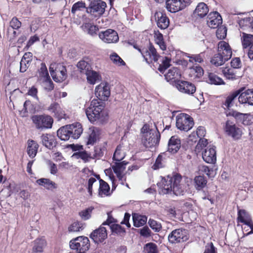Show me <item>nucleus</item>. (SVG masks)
<instances>
[{
    "label": "nucleus",
    "mask_w": 253,
    "mask_h": 253,
    "mask_svg": "<svg viewBox=\"0 0 253 253\" xmlns=\"http://www.w3.org/2000/svg\"><path fill=\"white\" fill-rule=\"evenodd\" d=\"M95 96L98 99H93L90 106L86 108L85 113L88 120L91 123L96 122L103 124L108 120V114L104 110V105L102 100L105 101L110 95L109 84L102 83L95 87Z\"/></svg>",
    "instance_id": "f257e3e1"
},
{
    "label": "nucleus",
    "mask_w": 253,
    "mask_h": 253,
    "mask_svg": "<svg viewBox=\"0 0 253 253\" xmlns=\"http://www.w3.org/2000/svg\"><path fill=\"white\" fill-rule=\"evenodd\" d=\"M181 181L182 177L178 174L163 178L161 181L158 184L159 192L163 194H167L172 192L177 196L184 195L186 190V186Z\"/></svg>",
    "instance_id": "f03ea898"
},
{
    "label": "nucleus",
    "mask_w": 253,
    "mask_h": 253,
    "mask_svg": "<svg viewBox=\"0 0 253 253\" xmlns=\"http://www.w3.org/2000/svg\"><path fill=\"white\" fill-rule=\"evenodd\" d=\"M142 143L147 148H151L158 145L160 139V133L156 127L150 128L149 126L144 125L141 128Z\"/></svg>",
    "instance_id": "7ed1b4c3"
},
{
    "label": "nucleus",
    "mask_w": 253,
    "mask_h": 253,
    "mask_svg": "<svg viewBox=\"0 0 253 253\" xmlns=\"http://www.w3.org/2000/svg\"><path fill=\"white\" fill-rule=\"evenodd\" d=\"M31 119L35 127L41 131L51 128L53 122L50 116L45 115H33Z\"/></svg>",
    "instance_id": "20e7f679"
},
{
    "label": "nucleus",
    "mask_w": 253,
    "mask_h": 253,
    "mask_svg": "<svg viewBox=\"0 0 253 253\" xmlns=\"http://www.w3.org/2000/svg\"><path fill=\"white\" fill-rule=\"evenodd\" d=\"M51 76L56 82H62L67 77L66 67L62 64H51L49 67Z\"/></svg>",
    "instance_id": "39448f33"
},
{
    "label": "nucleus",
    "mask_w": 253,
    "mask_h": 253,
    "mask_svg": "<svg viewBox=\"0 0 253 253\" xmlns=\"http://www.w3.org/2000/svg\"><path fill=\"white\" fill-rule=\"evenodd\" d=\"M106 6L105 1L101 0H93L86 8V12L94 17H100L104 13Z\"/></svg>",
    "instance_id": "423d86ee"
},
{
    "label": "nucleus",
    "mask_w": 253,
    "mask_h": 253,
    "mask_svg": "<svg viewBox=\"0 0 253 253\" xmlns=\"http://www.w3.org/2000/svg\"><path fill=\"white\" fill-rule=\"evenodd\" d=\"M70 247L78 253H85L90 247L89 239L84 236L78 237L70 241Z\"/></svg>",
    "instance_id": "0eeeda50"
},
{
    "label": "nucleus",
    "mask_w": 253,
    "mask_h": 253,
    "mask_svg": "<svg viewBox=\"0 0 253 253\" xmlns=\"http://www.w3.org/2000/svg\"><path fill=\"white\" fill-rule=\"evenodd\" d=\"M176 126L178 129L187 131L194 126V121L189 115L180 114L176 117Z\"/></svg>",
    "instance_id": "6e6552de"
},
{
    "label": "nucleus",
    "mask_w": 253,
    "mask_h": 253,
    "mask_svg": "<svg viewBox=\"0 0 253 253\" xmlns=\"http://www.w3.org/2000/svg\"><path fill=\"white\" fill-rule=\"evenodd\" d=\"M187 230L182 228H179L173 230L168 236L169 242L172 244L181 243L186 241L188 239Z\"/></svg>",
    "instance_id": "1a4fd4ad"
},
{
    "label": "nucleus",
    "mask_w": 253,
    "mask_h": 253,
    "mask_svg": "<svg viewBox=\"0 0 253 253\" xmlns=\"http://www.w3.org/2000/svg\"><path fill=\"white\" fill-rule=\"evenodd\" d=\"M134 47L137 49L135 46ZM138 50L141 52L145 60L148 63H152V61L157 62L160 57L156 49L151 44H150L148 49L141 50L140 48H138Z\"/></svg>",
    "instance_id": "9d476101"
},
{
    "label": "nucleus",
    "mask_w": 253,
    "mask_h": 253,
    "mask_svg": "<svg viewBox=\"0 0 253 253\" xmlns=\"http://www.w3.org/2000/svg\"><path fill=\"white\" fill-rule=\"evenodd\" d=\"M190 3V0H168L166 8L170 12L174 13L181 10Z\"/></svg>",
    "instance_id": "9b49d317"
},
{
    "label": "nucleus",
    "mask_w": 253,
    "mask_h": 253,
    "mask_svg": "<svg viewBox=\"0 0 253 253\" xmlns=\"http://www.w3.org/2000/svg\"><path fill=\"white\" fill-rule=\"evenodd\" d=\"M98 36L103 42L107 43H116L119 39L117 32L110 29L99 32Z\"/></svg>",
    "instance_id": "f8f14e48"
},
{
    "label": "nucleus",
    "mask_w": 253,
    "mask_h": 253,
    "mask_svg": "<svg viewBox=\"0 0 253 253\" xmlns=\"http://www.w3.org/2000/svg\"><path fill=\"white\" fill-rule=\"evenodd\" d=\"M225 131L228 135L234 139H240L243 133L241 128L237 126L233 122L229 120L226 122Z\"/></svg>",
    "instance_id": "ddd939ff"
},
{
    "label": "nucleus",
    "mask_w": 253,
    "mask_h": 253,
    "mask_svg": "<svg viewBox=\"0 0 253 253\" xmlns=\"http://www.w3.org/2000/svg\"><path fill=\"white\" fill-rule=\"evenodd\" d=\"M127 163L125 161L115 162L114 164L112 165V169L114 172L116 174L119 180L121 182L122 184H124L126 181L125 174H124V171L126 169V166Z\"/></svg>",
    "instance_id": "4468645a"
},
{
    "label": "nucleus",
    "mask_w": 253,
    "mask_h": 253,
    "mask_svg": "<svg viewBox=\"0 0 253 253\" xmlns=\"http://www.w3.org/2000/svg\"><path fill=\"white\" fill-rule=\"evenodd\" d=\"M177 89L184 93L192 94L196 91L195 85L188 82L183 81H178L175 83Z\"/></svg>",
    "instance_id": "2eb2a0df"
},
{
    "label": "nucleus",
    "mask_w": 253,
    "mask_h": 253,
    "mask_svg": "<svg viewBox=\"0 0 253 253\" xmlns=\"http://www.w3.org/2000/svg\"><path fill=\"white\" fill-rule=\"evenodd\" d=\"M107 237L106 229L101 226L98 229L94 230L90 234V238L95 243L102 242Z\"/></svg>",
    "instance_id": "dca6fc26"
},
{
    "label": "nucleus",
    "mask_w": 253,
    "mask_h": 253,
    "mask_svg": "<svg viewBox=\"0 0 253 253\" xmlns=\"http://www.w3.org/2000/svg\"><path fill=\"white\" fill-rule=\"evenodd\" d=\"M222 22L220 15L216 11L211 12L207 17V24L211 28H218Z\"/></svg>",
    "instance_id": "f3484780"
},
{
    "label": "nucleus",
    "mask_w": 253,
    "mask_h": 253,
    "mask_svg": "<svg viewBox=\"0 0 253 253\" xmlns=\"http://www.w3.org/2000/svg\"><path fill=\"white\" fill-rule=\"evenodd\" d=\"M218 52L227 61L232 56V52L229 44L225 41H220L218 44Z\"/></svg>",
    "instance_id": "a211bd4d"
},
{
    "label": "nucleus",
    "mask_w": 253,
    "mask_h": 253,
    "mask_svg": "<svg viewBox=\"0 0 253 253\" xmlns=\"http://www.w3.org/2000/svg\"><path fill=\"white\" fill-rule=\"evenodd\" d=\"M154 17L158 27L162 29L168 28L169 21L165 13L161 11H157L155 13Z\"/></svg>",
    "instance_id": "6ab92c4d"
},
{
    "label": "nucleus",
    "mask_w": 253,
    "mask_h": 253,
    "mask_svg": "<svg viewBox=\"0 0 253 253\" xmlns=\"http://www.w3.org/2000/svg\"><path fill=\"white\" fill-rule=\"evenodd\" d=\"M204 161L209 164H214L216 161V153L215 148L208 147L202 153Z\"/></svg>",
    "instance_id": "aec40b11"
},
{
    "label": "nucleus",
    "mask_w": 253,
    "mask_h": 253,
    "mask_svg": "<svg viewBox=\"0 0 253 253\" xmlns=\"http://www.w3.org/2000/svg\"><path fill=\"white\" fill-rule=\"evenodd\" d=\"M239 94L238 99L240 103L248 104L249 105L253 106V89L246 90L240 92Z\"/></svg>",
    "instance_id": "412c9836"
},
{
    "label": "nucleus",
    "mask_w": 253,
    "mask_h": 253,
    "mask_svg": "<svg viewBox=\"0 0 253 253\" xmlns=\"http://www.w3.org/2000/svg\"><path fill=\"white\" fill-rule=\"evenodd\" d=\"M68 126L71 133V138L74 139H78L83 133V129L82 126L79 123L68 125Z\"/></svg>",
    "instance_id": "4be33fe9"
},
{
    "label": "nucleus",
    "mask_w": 253,
    "mask_h": 253,
    "mask_svg": "<svg viewBox=\"0 0 253 253\" xmlns=\"http://www.w3.org/2000/svg\"><path fill=\"white\" fill-rule=\"evenodd\" d=\"M181 146L180 139L177 136H172L170 138L168 144V151L173 154L176 153Z\"/></svg>",
    "instance_id": "5701e85b"
},
{
    "label": "nucleus",
    "mask_w": 253,
    "mask_h": 253,
    "mask_svg": "<svg viewBox=\"0 0 253 253\" xmlns=\"http://www.w3.org/2000/svg\"><path fill=\"white\" fill-rule=\"evenodd\" d=\"M88 139L87 144H94L99 139L100 134V129L97 127L92 126L88 130Z\"/></svg>",
    "instance_id": "b1692460"
},
{
    "label": "nucleus",
    "mask_w": 253,
    "mask_h": 253,
    "mask_svg": "<svg viewBox=\"0 0 253 253\" xmlns=\"http://www.w3.org/2000/svg\"><path fill=\"white\" fill-rule=\"evenodd\" d=\"M41 138L42 144L48 149H51L56 146V141L53 135L45 133L42 134Z\"/></svg>",
    "instance_id": "393cba45"
},
{
    "label": "nucleus",
    "mask_w": 253,
    "mask_h": 253,
    "mask_svg": "<svg viewBox=\"0 0 253 253\" xmlns=\"http://www.w3.org/2000/svg\"><path fill=\"white\" fill-rule=\"evenodd\" d=\"M36 183L48 190L52 191L57 187V184L48 178H40L36 180Z\"/></svg>",
    "instance_id": "a878e982"
},
{
    "label": "nucleus",
    "mask_w": 253,
    "mask_h": 253,
    "mask_svg": "<svg viewBox=\"0 0 253 253\" xmlns=\"http://www.w3.org/2000/svg\"><path fill=\"white\" fill-rule=\"evenodd\" d=\"M46 246V242L44 239H37L34 241L31 253H42Z\"/></svg>",
    "instance_id": "bb28decb"
},
{
    "label": "nucleus",
    "mask_w": 253,
    "mask_h": 253,
    "mask_svg": "<svg viewBox=\"0 0 253 253\" xmlns=\"http://www.w3.org/2000/svg\"><path fill=\"white\" fill-rule=\"evenodd\" d=\"M77 66L82 74H85L92 69L91 62L86 59H83L80 61L77 65Z\"/></svg>",
    "instance_id": "cd10ccee"
},
{
    "label": "nucleus",
    "mask_w": 253,
    "mask_h": 253,
    "mask_svg": "<svg viewBox=\"0 0 253 253\" xmlns=\"http://www.w3.org/2000/svg\"><path fill=\"white\" fill-rule=\"evenodd\" d=\"M165 76L168 81L173 80L176 81L180 79L181 74L179 69L176 67H173L169 70L168 73L165 75Z\"/></svg>",
    "instance_id": "c85d7f7f"
},
{
    "label": "nucleus",
    "mask_w": 253,
    "mask_h": 253,
    "mask_svg": "<svg viewBox=\"0 0 253 253\" xmlns=\"http://www.w3.org/2000/svg\"><path fill=\"white\" fill-rule=\"evenodd\" d=\"M154 38L155 43L159 45L162 50H166L167 45L164 41L163 36L159 31H154Z\"/></svg>",
    "instance_id": "c756f323"
},
{
    "label": "nucleus",
    "mask_w": 253,
    "mask_h": 253,
    "mask_svg": "<svg viewBox=\"0 0 253 253\" xmlns=\"http://www.w3.org/2000/svg\"><path fill=\"white\" fill-rule=\"evenodd\" d=\"M27 143L28 154L31 158H34L37 155L39 145L36 141L33 140H29Z\"/></svg>",
    "instance_id": "7c9ffc66"
},
{
    "label": "nucleus",
    "mask_w": 253,
    "mask_h": 253,
    "mask_svg": "<svg viewBox=\"0 0 253 253\" xmlns=\"http://www.w3.org/2000/svg\"><path fill=\"white\" fill-rule=\"evenodd\" d=\"M57 135L61 140L67 141L71 138L68 125L60 127L57 131Z\"/></svg>",
    "instance_id": "2f4dec72"
},
{
    "label": "nucleus",
    "mask_w": 253,
    "mask_h": 253,
    "mask_svg": "<svg viewBox=\"0 0 253 253\" xmlns=\"http://www.w3.org/2000/svg\"><path fill=\"white\" fill-rule=\"evenodd\" d=\"M126 149L122 145H118L114 153L113 159L117 162H121L126 156Z\"/></svg>",
    "instance_id": "473e14b6"
},
{
    "label": "nucleus",
    "mask_w": 253,
    "mask_h": 253,
    "mask_svg": "<svg viewBox=\"0 0 253 253\" xmlns=\"http://www.w3.org/2000/svg\"><path fill=\"white\" fill-rule=\"evenodd\" d=\"M241 90H236L229 94L223 103V106L225 109L229 110L233 105V101L240 93Z\"/></svg>",
    "instance_id": "72a5a7b5"
},
{
    "label": "nucleus",
    "mask_w": 253,
    "mask_h": 253,
    "mask_svg": "<svg viewBox=\"0 0 253 253\" xmlns=\"http://www.w3.org/2000/svg\"><path fill=\"white\" fill-rule=\"evenodd\" d=\"M209 8L204 2H200L197 5L194 13L200 17L205 16L209 12Z\"/></svg>",
    "instance_id": "f704fd0d"
},
{
    "label": "nucleus",
    "mask_w": 253,
    "mask_h": 253,
    "mask_svg": "<svg viewBox=\"0 0 253 253\" xmlns=\"http://www.w3.org/2000/svg\"><path fill=\"white\" fill-rule=\"evenodd\" d=\"M48 110L53 113L59 118H62L65 116V112L57 103H52L48 107Z\"/></svg>",
    "instance_id": "c9c22d12"
},
{
    "label": "nucleus",
    "mask_w": 253,
    "mask_h": 253,
    "mask_svg": "<svg viewBox=\"0 0 253 253\" xmlns=\"http://www.w3.org/2000/svg\"><path fill=\"white\" fill-rule=\"evenodd\" d=\"M194 183L195 188L200 190L206 186L207 180L204 176L199 175L195 177Z\"/></svg>",
    "instance_id": "e433bc0d"
},
{
    "label": "nucleus",
    "mask_w": 253,
    "mask_h": 253,
    "mask_svg": "<svg viewBox=\"0 0 253 253\" xmlns=\"http://www.w3.org/2000/svg\"><path fill=\"white\" fill-rule=\"evenodd\" d=\"M133 225L136 227L143 226L147 222V217L145 215L134 213L132 215Z\"/></svg>",
    "instance_id": "4c0bfd02"
},
{
    "label": "nucleus",
    "mask_w": 253,
    "mask_h": 253,
    "mask_svg": "<svg viewBox=\"0 0 253 253\" xmlns=\"http://www.w3.org/2000/svg\"><path fill=\"white\" fill-rule=\"evenodd\" d=\"M110 187L109 185L104 180H99V195L101 197L108 196L110 194Z\"/></svg>",
    "instance_id": "58836bf2"
},
{
    "label": "nucleus",
    "mask_w": 253,
    "mask_h": 253,
    "mask_svg": "<svg viewBox=\"0 0 253 253\" xmlns=\"http://www.w3.org/2000/svg\"><path fill=\"white\" fill-rule=\"evenodd\" d=\"M82 27L84 31H86L87 34L92 36L96 35V32L99 30V28L97 26L94 25L90 23L84 24Z\"/></svg>",
    "instance_id": "ea45409f"
},
{
    "label": "nucleus",
    "mask_w": 253,
    "mask_h": 253,
    "mask_svg": "<svg viewBox=\"0 0 253 253\" xmlns=\"http://www.w3.org/2000/svg\"><path fill=\"white\" fill-rule=\"evenodd\" d=\"M204 74V70L199 66H193L189 69V75L194 79L199 78Z\"/></svg>",
    "instance_id": "a19ab883"
},
{
    "label": "nucleus",
    "mask_w": 253,
    "mask_h": 253,
    "mask_svg": "<svg viewBox=\"0 0 253 253\" xmlns=\"http://www.w3.org/2000/svg\"><path fill=\"white\" fill-rule=\"evenodd\" d=\"M85 75L86 76L87 82L92 84H95L100 80V76L98 73L92 69Z\"/></svg>",
    "instance_id": "79ce46f5"
},
{
    "label": "nucleus",
    "mask_w": 253,
    "mask_h": 253,
    "mask_svg": "<svg viewBox=\"0 0 253 253\" xmlns=\"http://www.w3.org/2000/svg\"><path fill=\"white\" fill-rule=\"evenodd\" d=\"M242 45L243 48H246L249 46H252L253 45V35L248 34L245 33H243L241 38Z\"/></svg>",
    "instance_id": "37998d69"
},
{
    "label": "nucleus",
    "mask_w": 253,
    "mask_h": 253,
    "mask_svg": "<svg viewBox=\"0 0 253 253\" xmlns=\"http://www.w3.org/2000/svg\"><path fill=\"white\" fill-rule=\"evenodd\" d=\"M238 220L245 224L248 225L251 224L252 220L244 210H240L238 212Z\"/></svg>",
    "instance_id": "c03bdc74"
},
{
    "label": "nucleus",
    "mask_w": 253,
    "mask_h": 253,
    "mask_svg": "<svg viewBox=\"0 0 253 253\" xmlns=\"http://www.w3.org/2000/svg\"><path fill=\"white\" fill-rule=\"evenodd\" d=\"M227 60L218 52L214 55L211 60V62L216 67L223 65Z\"/></svg>",
    "instance_id": "a18cd8bd"
},
{
    "label": "nucleus",
    "mask_w": 253,
    "mask_h": 253,
    "mask_svg": "<svg viewBox=\"0 0 253 253\" xmlns=\"http://www.w3.org/2000/svg\"><path fill=\"white\" fill-rule=\"evenodd\" d=\"M222 72L225 77L228 80H234L240 77L236 75L233 69L228 67L223 69Z\"/></svg>",
    "instance_id": "49530a36"
},
{
    "label": "nucleus",
    "mask_w": 253,
    "mask_h": 253,
    "mask_svg": "<svg viewBox=\"0 0 253 253\" xmlns=\"http://www.w3.org/2000/svg\"><path fill=\"white\" fill-rule=\"evenodd\" d=\"M38 73L39 81L50 77L46 65L44 63H41L40 68L38 70Z\"/></svg>",
    "instance_id": "de8ad7c7"
},
{
    "label": "nucleus",
    "mask_w": 253,
    "mask_h": 253,
    "mask_svg": "<svg viewBox=\"0 0 253 253\" xmlns=\"http://www.w3.org/2000/svg\"><path fill=\"white\" fill-rule=\"evenodd\" d=\"M209 79L211 84L219 85L224 84L222 79L213 73H210L209 75Z\"/></svg>",
    "instance_id": "09e8293b"
},
{
    "label": "nucleus",
    "mask_w": 253,
    "mask_h": 253,
    "mask_svg": "<svg viewBox=\"0 0 253 253\" xmlns=\"http://www.w3.org/2000/svg\"><path fill=\"white\" fill-rule=\"evenodd\" d=\"M110 58L112 62L117 66H120L125 65V62L116 53L114 52L111 54L110 56Z\"/></svg>",
    "instance_id": "8fccbe9b"
},
{
    "label": "nucleus",
    "mask_w": 253,
    "mask_h": 253,
    "mask_svg": "<svg viewBox=\"0 0 253 253\" xmlns=\"http://www.w3.org/2000/svg\"><path fill=\"white\" fill-rule=\"evenodd\" d=\"M186 56L189 58V62L193 63L194 62L201 63L203 62V55L202 53L199 54L190 55L186 53Z\"/></svg>",
    "instance_id": "3c124183"
},
{
    "label": "nucleus",
    "mask_w": 253,
    "mask_h": 253,
    "mask_svg": "<svg viewBox=\"0 0 253 253\" xmlns=\"http://www.w3.org/2000/svg\"><path fill=\"white\" fill-rule=\"evenodd\" d=\"M40 82L42 84L44 88L47 91H51L54 88L53 83L50 77L48 78H46L45 80H42Z\"/></svg>",
    "instance_id": "603ef678"
},
{
    "label": "nucleus",
    "mask_w": 253,
    "mask_h": 253,
    "mask_svg": "<svg viewBox=\"0 0 253 253\" xmlns=\"http://www.w3.org/2000/svg\"><path fill=\"white\" fill-rule=\"evenodd\" d=\"M148 224L150 226V227L155 231L158 232L162 229V225L161 224L153 219H149L148 220Z\"/></svg>",
    "instance_id": "864d4df0"
},
{
    "label": "nucleus",
    "mask_w": 253,
    "mask_h": 253,
    "mask_svg": "<svg viewBox=\"0 0 253 253\" xmlns=\"http://www.w3.org/2000/svg\"><path fill=\"white\" fill-rule=\"evenodd\" d=\"M93 209V208L89 207L80 211L79 212V215L82 219L84 220L88 219L91 217V213Z\"/></svg>",
    "instance_id": "5fc2aeb1"
},
{
    "label": "nucleus",
    "mask_w": 253,
    "mask_h": 253,
    "mask_svg": "<svg viewBox=\"0 0 253 253\" xmlns=\"http://www.w3.org/2000/svg\"><path fill=\"white\" fill-rule=\"evenodd\" d=\"M199 170L201 173H205L209 177L213 176V170L210 169L208 166L200 165L199 166Z\"/></svg>",
    "instance_id": "6e6d98bb"
},
{
    "label": "nucleus",
    "mask_w": 253,
    "mask_h": 253,
    "mask_svg": "<svg viewBox=\"0 0 253 253\" xmlns=\"http://www.w3.org/2000/svg\"><path fill=\"white\" fill-rule=\"evenodd\" d=\"M171 59L168 57H165L163 60L162 63L160 65L158 70L161 73H163L167 68L170 66Z\"/></svg>",
    "instance_id": "4d7b16f0"
},
{
    "label": "nucleus",
    "mask_w": 253,
    "mask_h": 253,
    "mask_svg": "<svg viewBox=\"0 0 253 253\" xmlns=\"http://www.w3.org/2000/svg\"><path fill=\"white\" fill-rule=\"evenodd\" d=\"M144 250L146 253H158L157 245L153 243H149L147 244L144 247Z\"/></svg>",
    "instance_id": "13d9d810"
},
{
    "label": "nucleus",
    "mask_w": 253,
    "mask_h": 253,
    "mask_svg": "<svg viewBox=\"0 0 253 253\" xmlns=\"http://www.w3.org/2000/svg\"><path fill=\"white\" fill-rule=\"evenodd\" d=\"M83 224L79 222L73 223L69 227L70 232H79L83 229Z\"/></svg>",
    "instance_id": "bf43d9fd"
},
{
    "label": "nucleus",
    "mask_w": 253,
    "mask_h": 253,
    "mask_svg": "<svg viewBox=\"0 0 253 253\" xmlns=\"http://www.w3.org/2000/svg\"><path fill=\"white\" fill-rule=\"evenodd\" d=\"M110 228L113 232L122 235L125 233V230L121 225L117 224L110 225Z\"/></svg>",
    "instance_id": "052dcab7"
},
{
    "label": "nucleus",
    "mask_w": 253,
    "mask_h": 253,
    "mask_svg": "<svg viewBox=\"0 0 253 253\" xmlns=\"http://www.w3.org/2000/svg\"><path fill=\"white\" fill-rule=\"evenodd\" d=\"M227 29L225 27L220 26L218 27L216 31V36L219 39H223L226 36Z\"/></svg>",
    "instance_id": "680f3d73"
},
{
    "label": "nucleus",
    "mask_w": 253,
    "mask_h": 253,
    "mask_svg": "<svg viewBox=\"0 0 253 253\" xmlns=\"http://www.w3.org/2000/svg\"><path fill=\"white\" fill-rule=\"evenodd\" d=\"M85 7V4L83 1H78L74 3L72 7L71 12L75 14L77 11L81 10L82 8Z\"/></svg>",
    "instance_id": "e2e57ef3"
},
{
    "label": "nucleus",
    "mask_w": 253,
    "mask_h": 253,
    "mask_svg": "<svg viewBox=\"0 0 253 253\" xmlns=\"http://www.w3.org/2000/svg\"><path fill=\"white\" fill-rule=\"evenodd\" d=\"M164 166V163L163 159V157L161 155H159L157 158L155 164L153 166V168L154 169H159L162 168Z\"/></svg>",
    "instance_id": "0e129e2a"
},
{
    "label": "nucleus",
    "mask_w": 253,
    "mask_h": 253,
    "mask_svg": "<svg viewBox=\"0 0 253 253\" xmlns=\"http://www.w3.org/2000/svg\"><path fill=\"white\" fill-rule=\"evenodd\" d=\"M10 26L13 29H18L21 26V23L16 17H13L10 21Z\"/></svg>",
    "instance_id": "69168bd1"
},
{
    "label": "nucleus",
    "mask_w": 253,
    "mask_h": 253,
    "mask_svg": "<svg viewBox=\"0 0 253 253\" xmlns=\"http://www.w3.org/2000/svg\"><path fill=\"white\" fill-rule=\"evenodd\" d=\"M77 158H81L84 160L85 162L88 161V158L90 157L87 153L85 152H79L74 154Z\"/></svg>",
    "instance_id": "338daca9"
},
{
    "label": "nucleus",
    "mask_w": 253,
    "mask_h": 253,
    "mask_svg": "<svg viewBox=\"0 0 253 253\" xmlns=\"http://www.w3.org/2000/svg\"><path fill=\"white\" fill-rule=\"evenodd\" d=\"M28 94L37 100H39V98L37 95L38 89L34 86H32L28 90Z\"/></svg>",
    "instance_id": "774afa93"
}]
</instances>
